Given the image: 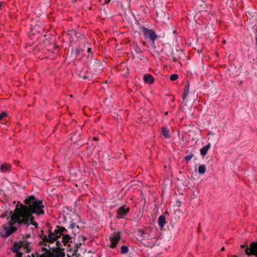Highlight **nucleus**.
Returning <instances> with one entry per match:
<instances>
[{"label": "nucleus", "mask_w": 257, "mask_h": 257, "mask_svg": "<svg viewBox=\"0 0 257 257\" xmlns=\"http://www.w3.org/2000/svg\"><path fill=\"white\" fill-rule=\"evenodd\" d=\"M24 203L25 205L20 204V206L17 205L15 209L30 212L38 216L44 214V205L43 204L42 201L34 196L31 195L26 198Z\"/></svg>", "instance_id": "obj_1"}, {"label": "nucleus", "mask_w": 257, "mask_h": 257, "mask_svg": "<svg viewBox=\"0 0 257 257\" xmlns=\"http://www.w3.org/2000/svg\"><path fill=\"white\" fill-rule=\"evenodd\" d=\"M34 213L15 209V214L12 217L9 218V220L12 223L11 224H16L18 227L23 225L29 226L32 222H34L35 218L33 216Z\"/></svg>", "instance_id": "obj_2"}, {"label": "nucleus", "mask_w": 257, "mask_h": 257, "mask_svg": "<svg viewBox=\"0 0 257 257\" xmlns=\"http://www.w3.org/2000/svg\"><path fill=\"white\" fill-rule=\"evenodd\" d=\"M15 214V210L13 212L12 211H6L5 212L4 215H2L1 216V217L4 218L5 217L8 216L7 218V220L8 223V225L4 224L3 225V228L0 229V235L3 237H7L10 236L13 232H15L17 230V226L16 224H11L12 223L10 220H9V218L12 217Z\"/></svg>", "instance_id": "obj_3"}, {"label": "nucleus", "mask_w": 257, "mask_h": 257, "mask_svg": "<svg viewBox=\"0 0 257 257\" xmlns=\"http://www.w3.org/2000/svg\"><path fill=\"white\" fill-rule=\"evenodd\" d=\"M141 29L142 30L143 33L146 38L149 39L152 44H154L155 40L158 37L155 31L152 29L150 30L147 29L144 26L141 27Z\"/></svg>", "instance_id": "obj_4"}, {"label": "nucleus", "mask_w": 257, "mask_h": 257, "mask_svg": "<svg viewBox=\"0 0 257 257\" xmlns=\"http://www.w3.org/2000/svg\"><path fill=\"white\" fill-rule=\"evenodd\" d=\"M241 248H245V253L246 255H253L257 257V241H254L250 243L249 247L245 244L240 245Z\"/></svg>", "instance_id": "obj_5"}, {"label": "nucleus", "mask_w": 257, "mask_h": 257, "mask_svg": "<svg viewBox=\"0 0 257 257\" xmlns=\"http://www.w3.org/2000/svg\"><path fill=\"white\" fill-rule=\"evenodd\" d=\"M42 238L43 244L45 246H49V243H53L56 241V237H55L53 232L51 230H49L48 235L42 234L41 236Z\"/></svg>", "instance_id": "obj_6"}, {"label": "nucleus", "mask_w": 257, "mask_h": 257, "mask_svg": "<svg viewBox=\"0 0 257 257\" xmlns=\"http://www.w3.org/2000/svg\"><path fill=\"white\" fill-rule=\"evenodd\" d=\"M50 249H52L53 251H51L48 249H47L45 247H42L43 250H46V253L49 255V257H64L65 256V253L64 251L60 250L59 249L56 248V247H53L51 248V247H49Z\"/></svg>", "instance_id": "obj_7"}, {"label": "nucleus", "mask_w": 257, "mask_h": 257, "mask_svg": "<svg viewBox=\"0 0 257 257\" xmlns=\"http://www.w3.org/2000/svg\"><path fill=\"white\" fill-rule=\"evenodd\" d=\"M130 208L126 206L120 207L117 210L116 217L118 219L123 218L124 216L128 213Z\"/></svg>", "instance_id": "obj_8"}, {"label": "nucleus", "mask_w": 257, "mask_h": 257, "mask_svg": "<svg viewBox=\"0 0 257 257\" xmlns=\"http://www.w3.org/2000/svg\"><path fill=\"white\" fill-rule=\"evenodd\" d=\"M120 238V232H117L115 233L112 236L110 237L111 244L110 247L112 248L116 247Z\"/></svg>", "instance_id": "obj_9"}, {"label": "nucleus", "mask_w": 257, "mask_h": 257, "mask_svg": "<svg viewBox=\"0 0 257 257\" xmlns=\"http://www.w3.org/2000/svg\"><path fill=\"white\" fill-rule=\"evenodd\" d=\"M24 245L23 241H20L19 242H15L13 246L11 247V250L13 252H19V249Z\"/></svg>", "instance_id": "obj_10"}, {"label": "nucleus", "mask_w": 257, "mask_h": 257, "mask_svg": "<svg viewBox=\"0 0 257 257\" xmlns=\"http://www.w3.org/2000/svg\"><path fill=\"white\" fill-rule=\"evenodd\" d=\"M158 225L159 227L162 229L166 223H167L166 221V217L164 215H161L159 217L158 220Z\"/></svg>", "instance_id": "obj_11"}, {"label": "nucleus", "mask_w": 257, "mask_h": 257, "mask_svg": "<svg viewBox=\"0 0 257 257\" xmlns=\"http://www.w3.org/2000/svg\"><path fill=\"white\" fill-rule=\"evenodd\" d=\"M161 133L163 135V136L166 139H169L171 137V133L170 132V130L167 127L163 126L162 127Z\"/></svg>", "instance_id": "obj_12"}, {"label": "nucleus", "mask_w": 257, "mask_h": 257, "mask_svg": "<svg viewBox=\"0 0 257 257\" xmlns=\"http://www.w3.org/2000/svg\"><path fill=\"white\" fill-rule=\"evenodd\" d=\"M70 32L72 33V35L74 34L75 37L77 38L83 40L84 42H86L87 45H89V44L86 41L85 37L81 34V33L73 31H71Z\"/></svg>", "instance_id": "obj_13"}, {"label": "nucleus", "mask_w": 257, "mask_h": 257, "mask_svg": "<svg viewBox=\"0 0 257 257\" xmlns=\"http://www.w3.org/2000/svg\"><path fill=\"white\" fill-rule=\"evenodd\" d=\"M144 80L146 83L152 84L154 80L152 75L145 74L144 75Z\"/></svg>", "instance_id": "obj_14"}, {"label": "nucleus", "mask_w": 257, "mask_h": 257, "mask_svg": "<svg viewBox=\"0 0 257 257\" xmlns=\"http://www.w3.org/2000/svg\"><path fill=\"white\" fill-rule=\"evenodd\" d=\"M11 165L9 164H4L1 167V172L5 173L11 170Z\"/></svg>", "instance_id": "obj_15"}, {"label": "nucleus", "mask_w": 257, "mask_h": 257, "mask_svg": "<svg viewBox=\"0 0 257 257\" xmlns=\"http://www.w3.org/2000/svg\"><path fill=\"white\" fill-rule=\"evenodd\" d=\"M189 82H187V84L185 85V88L184 90V93L182 96V98L183 100H185L186 98L187 97L189 93Z\"/></svg>", "instance_id": "obj_16"}, {"label": "nucleus", "mask_w": 257, "mask_h": 257, "mask_svg": "<svg viewBox=\"0 0 257 257\" xmlns=\"http://www.w3.org/2000/svg\"><path fill=\"white\" fill-rule=\"evenodd\" d=\"M210 148H211V145L210 143H209L205 146L202 147L200 149V154L202 156H204L205 155H206L207 154L208 151L209 150V149Z\"/></svg>", "instance_id": "obj_17"}, {"label": "nucleus", "mask_w": 257, "mask_h": 257, "mask_svg": "<svg viewBox=\"0 0 257 257\" xmlns=\"http://www.w3.org/2000/svg\"><path fill=\"white\" fill-rule=\"evenodd\" d=\"M55 237H56V240L59 237H60L62 235H63L64 234L61 232L59 228V226H56V228L54 230L53 232Z\"/></svg>", "instance_id": "obj_18"}, {"label": "nucleus", "mask_w": 257, "mask_h": 257, "mask_svg": "<svg viewBox=\"0 0 257 257\" xmlns=\"http://www.w3.org/2000/svg\"><path fill=\"white\" fill-rule=\"evenodd\" d=\"M82 51V49L80 48H76L75 49H72V55L75 57V58H77L78 56L80 55L81 51Z\"/></svg>", "instance_id": "obj_19"}, {"label": "nucleus", "mask_w": 257, "mask_h": 257, "mask_svg": "<svg viewBox=\"0 0 257 257\" xmlns=\"http://www.w3.org/2000/svg\"><path fill=\"white\" fill-rule=\"evenodd\" d=\"M71 237L69 234H64L62 237V242L66 245L70 239Z\"/></svg>", "instance_id": "obj_20"}, {"label": "nucleus", "mask_w": 257, "mask_h": 257, "mask_svg": "<svg viewBox=\"0 0 257 257\" xmlns=\"http://www.w3.org/2000/svg\"><path fill=\"white\" fill-rule=\"evenodd\" d=\"M76 224L75 222L71 221L69 227V228H70L72 230V232L74 234L78 233L77 230L76 229Z\"/></svg>", "instance_id": "obj_21"}, {"label": "nucleus", "mask_w": 257, "mask_h": 257, "mask_svg": "<svg viewBox=\"0 0 257 257\" xmlns=\"http://www.w3.org/2000/svg\"><path fill=\"white\" fill-rule=\"evenodd\" d=\"M186 153L187 154V155L185 156V159L188 162L194 157V155L192 153H189L188 151H187Z\"/></svg>", "instance_id": "obj_22"}, {"label": "nucleus", "mask_w": 257, "mask_h": 257, "mask_svg": "<svg viewBox=\"0 0 257 257\" xmlns=\"http://www.w3.org/2000/svg\"><path fill=\"white\" fill-rule=\"evenodd\" d=\"M198 173L201 174H203L206 171V168L204 165L199 166L198 167Z\"/></svg>", "instance_id": "obj_23"}, {"label": "nucleus", "mask_w": 257, "mask_h": 257, "mask_svg": "<svg viewBox=\"0 0 257 257\" xmlns=\"http://www.w3.org/2000/svg\"><path fill=\"white\" fill-rule=\"evenodd\" d=\"M128 251V248L127 246L125 245H122L120 248V252L122 254H124L127 253Z\"/></svg>", "instance_id": "obj_24"}, {"label": "nucleus", "mask_w": 257, "mask_h": 257, "mask_svg": "<svg viewBox=\"0 0 257 257\" xmlns=\"http://www.w3.org/2000/svg\"><path fill=\"white\" fill-rule=\"evenodd\" d=\"M23 246H24L26 248V252L27 253H29V252H31V248H29V244L28 242H25L24 243V245Z\"/></svg>", "instance_id": "obj_25"}, {"label": "nucleus", "mask_w": 257, "mask_h": 257, "mask_svg": "<svg viewBox=\"0 0 257 257\" xmlns=\"http://www.w3.org/2000/svg\"><path fill=\"white\" fill-rule=\"evenodd\" d=\"M178 78V75L176 74H172L170 77V79L171 81H175Z\"/></svg>", "instance_id": "obj_26"}, {"label": "nucleus", "mask_w": 257, "mask_h": 257, "mask_svg": "<svg viewBox=\"0 0 257 257\" xmlns=\"http://www.w3.org/2000/svg\"><path fill=\"white\" fill-rule=\"evenodd\" d=\"M134 50L137 54H140L142 53V51L138 46L135 47Z\"/></svg>", "instance_id": "obj_27"}, {"label": "nucleus", "mask_w": 257, "mask_h": 257, "mask_svg": "<svg viewBox=\"0 0 257 257\" xmlns=\"http://www.w3.org/2000/svg\"><path fill=\"white\" fill-rule=\"evenodd\" d=\"M59 228L63 234H66L67 232V230L64 227L59 226Z\"/></svg>", "instance_id": "obj_28"}, {"label": "nucleus", "mask_w": 257, "mask_h": 257, "mask_svg": "<svg viewBox=\"0 0 257 257\" xmlns=\"http://www.w3.org/2000/svg\"><path fill=\"white\" fill-rule=\"evenodd\" d=\"M72 256H75V257H80L81 256L80 253H78L77 248L74 250Z\"/></svg>", "instance_id": "obj_29"}, {"label": "nucleus", "mask_w": 257, "mask_h": 257, "mask_svg": "<svg viewBox=\"0 0 257 257\" xmlns=\"http://www.w3.org/2000/svg\"><path fill=\"white\" fill-rule=\"evenodd\" d=\"M7 116V113L5 112H3L0 114V120H1L3 118Z\"/></svg>", "instance_id": "obj_30"}, {"label": "nucleus", "mask_w": 257, "mask_h": 257, "mask_svg": "<svg viewBox=\"0 0 257 257\" xmlns=\"http://www.w3.org/2000/svg\"><path fill=\"white\" fill-rule=\"evenodd\" d=\"M45 253H42V254L39 255L38 257H49V255L46 253V250H44Z\"/></svg>", "instance_id": "obj_31"}, {"label": "nucleus", "mask_w": 257, "mask_h": 257, "mask_svg": "<svg viewBox=\"0 0 257 257\" xmlns=\"http://www.w3.org/2000/svg\"><path fill=\"white\" fill-rule=\"evenodd\" d=\"M15 257H22L23 253L21 252H16Z\"/></svg>", "instance_id": "obj_32"}, {"label": "nucleus", "mask_w": 257, "mask_h": 257, "mask_svg": "<svg viewBox=\"0 0 257 257\" xmlns=\"http://www.w3.org/2000/svg\"><path fill=\"white\" fill-rule=\"evenodd\" d=\"M255 43L254 48L255 49V51L257 52V35H256V36L255 37Z\"/></svg>", "instance_id": "obj_33"}, {"label": "nucleus", "mask_w": 257, "mask_h": 257, "mask_svg": "<svg viewBox=\"0 0 257 257\" xmlns=\"http://www.w3.org/2000/svg\"><path fill=\"white\" fill-rule=\"evenodd\" d=\"M76 134V132H73L70 135H71V137H70V139L72 141H73V136H75V135Z\"/></svg>", "instance_id": "obj_34"}, {"label": "nucleus", "mask_w": 257, "mask_h": 257, "mask_svg": "<svg viewBox=\"0 0 257 257\" xmlns=\"http://www.w3.org/2000/svg\"><path fill=\"white\" fill-rule=\"evenodd\" d=\"M31 224H32L33 225H34L36 228H37V227H38V223H37L36 222H35V221H34V222H32V223H31Z\"/></svg>", "instance_id": "obj_35"}, {"label": "nucleus", "mask_w": 257, "mask_h": 257, "mask_svg": "<svg viewBox=\"0 0 257 257\" xmlns=\"http://www.w3.org/2000/svg\"><path fill=\"white\" fill-rule=\"evenodd\" d=\"M81 244H82L81 243H77V244H76V246H75L76 248H77V249H78V248L80 247Z\"/></svg>", "instance_id": "obj_36"}, {"label": "nucleus", "mask_w": 257, "mask_h": 257, "mask_svg": "<svg viewBox=\"0 0 257 257\" xmlns=\"http://www.w3.org/2000/svg\"><path fill=\"white\" fill-rule=\"evenodd\" d=\"M87 52H88L89 53H91V48H90V47H88Z\"/></svg>", "instance_id": "obj_37"}, {"label": "nucleus", "mask_w": 257, "mask_h": 257, "mask_svg": "<svg viewBox=\"0 0 257 257\" xmlns=\"http://www.w3.org/2000/svg\"><path fill=\"white\" fill-rule=\"evenodd\" d=\"M181 202H178L176 204V206L178 207H180L181 206Z\"/></svg>", "instance_id": "obj_38"}, {"label": "nucleus", "mask_w": 257, "mask_h": 257, "mask_svg": "<svg viewBox=\"0 0 257 257\" xmlns=\"http://www.w3.org/2000/svg\"><path fill=\"white\" fill-rule=\"evenodd\" d=\"M76 229L77 230L78 233L79 231V226L77 225H76Z\"/></svg>", "instance_id": "obj_39"}, {"label": "nucleus", "mask_w": 257, "mask_h": 257, "mask_svg": "<svg viewBox=\"0 0 257 257\" xmlns=\"http://www.w3.org/2000/svg\"><path fill=\"white\" fill-rule=\"evenodd\" d=\"M110 0H104L105 4H108Z\"/></svg>", "instance_id": "obj_40"}, {"label": "nucleus", "mask_w": 257, "mask_h": 257, "mask_svg": "<svg viewBox=\"0 0 257 257\" xmlns=\"http://www.w3.org/2000/svg\"><path fill=\"white\" fill-rule=\"evenodd\" d=\"M82 78H83V79H88V77L87 76H84L82 77Z\"/></svg>", "instance_id": "obj_41"}, {"label": "nucleus", "mask_w": 257, "mask_h": 257, "mask_svg": "<svg viewBox=\"0 0 257 257\" xmlns=\"http://www.w3.org/2000/svg\"><path fill=\"white\" fill-rule=\"evenodd\" d=\"M173 61L174 62H177V59L176 58H173Z\"/></svg>", "instance_id": "obj_42"}, {"label": "nucleus", "mask_w": 257, "mask_h": 257, "mask_svg": "<svg viewBox=\"0 0 257 257\" xmlns=\"http://www.w3.org/2000/svg\"><path fill=\"white\" fill-rule=\"evenodd\" d=\"M59 244H60V243L59 241H57V246H59Z\"/></svg>", "instance_id": "obj_43"}, {"label": "nucleus", "mask_w": 257, "mask_h": 257, "mask_svg": "<svg viewBox=\"0 0 257 257\" xmlns=\"http://www.w3.org/2000/svg\"><path fill=\"white\" fill-rule=\"evenodd\" d=\"M225 250V249H224V247H222L221 248V251H223V250Z\"/></svg>", "instance_id": "obj_44"}, {"label": "nucleus", "mask_w": 257, "mask_h": 257, "mask_svg": "<svg viewBox=\"0 0 257 257\" xmlns=\"http://www.w3.org/2000/svg\"><path fill=\"white\" fill-rule=\"evenodd\" d=\"M97 139H98L97 138H95V137L93 138V140H95V141L97 140Z\"/></svg>", "instance_id": "obj_45"}, {"label": "nucleus", "mask_w": 257, "mask_h": 257, "mask_svg": "<svg viewBox=\"0 0 257 257\" xmlns=\"http://www.w3.org/2000/svg\"><path fill=\"white\" fill-rule=\"evenodd\" d=\"M1 7H2V2H0V9L1 8Z\"/></svg>", "instance_id": "obj_46"}, {"label": "nucleus", "mask_w": 257, "mask_h": 257, "mask_svg": "<svg viewBox=\"0 0 257 257\" xmlns=\"http://www.w3.org/2000/svg\"><path fill=\"white\" fill-rule=\"evenodd\" d=\"M143 44L144 45H146V42H143Z\"/></svg>", "instance_id": "obj_47"}, {"label": "nucleus", "mask_w": 257, "mask_h": 257, "mask_svg": "<svg viewBox=\"0 0 257 257\" xmlns=\"http://www.w3.org/2000/svg\"><path fill=\"white\" fill-rule=\"evenodd\" d=\"M138 57L140 58V60H142V58H141L140 56H138Z\"/></svg>", "instance_id": "obj_48"}, {"label": "nucleus", "mask_w": 257, "mask_h": 257, "mask_svg": "<svg viewBox=\"0 0 257 257\" xmlns=\"http://www.w3.org/2000/svg\"><path fill=\"white\" fill-rule=\"evenodd\" d=\"M168 114V112H165V114Z\"/></svg>", "instance_id": "obj_49"}, {"label": "nucleus", "mask_w": 257, "mask_h": 257, "mask_svg": "<svg viewBox=\"0 0 257 257\" xmlns=\"http://www.w3.org/2000/svg\"><path fill=\"white\" fill-rule=\"evenodd\" d=\"M234 257H238L237 256L234 255Z\"/></svg>", "instance_id": "obj_50"}, {"label": "nucleus", "mask_w": 257, "mask_h": 257, "mask_svg": "<svg viewBox=\"0 0 257 257\" xmlns=\"http://www.w3.org/2000/svg\"><path fill=\"white\" fill-rule=\"evenodd\" d=\"M68 257H70V255H68Z\"/></svg>", "instance_id": "obj_51"}]
</instances>
